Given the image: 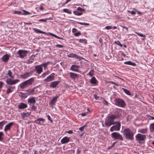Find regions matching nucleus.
Wrapping results in <instances>:
<instances>
[{
  "label": "nucleus",
  "mask_w": 154,
  "mask_h": 154,
  "mask_svg": "<svg viewBox=\"0 0 154 154\" xmlns=\"http://www.w3.org/2000/svg\"><path fill=\"white\" fill-rule=\"evenodd\" d=\"M121 116V114H119V112L117 113L115 115L114 114L108 115L106 118L105 125L109 127L112 125L116 124L114 120L119 118Z\"/></svg>",
  "instance_id": "f257e3e1"
},
{
  "label": "nucleus",
  "mask_w": 154,
  "mask_h": 154,
  "mask_svg": "<svg viewBox=\"0 0 154 154\" xmlns=\"http://www.w3.org/2000/svg\"><path fill=\"white\" fill-rule=\"evenodd\" d=\"M123 135L126 139L130 140L134 139V132L131 129L128 128L125 129L123 132Z\"/></svg>",
  "instance_id": "f03ea898"
},
{
  "label": "nucleus",
  "mask_w": 154,
  "mask_h": 154,
  "mask_svg": "<svg viewBox=\"0 0 154 154\" xmlns=\"http://www.w3.org/2000/svg\"><path fill=\"white\" fill-rule=\"evenodd\" d=\"M114 102L116 105L120 107L124 108L126 106V104L125 101L119 98L115 99Z\"/></svg>",
  "instance_id": "7ed1b4c3"
},
{
  "label": "nucleus",
  "mask_w": 154,
  "mask_h": 154,
  "mask_svg": "<svg viewBox=\"0 0 154 154\" xmlns=\"http://www.w3.org/2000/svg\"><path fill=\"white\" fill-rule=\"evenodd\" d=\"M116 125H113L110 129V131L111 132H112L114 131H119L120 130L121 127V123L119 121L116 122Z\"/></svg>",
  "instance_id": "20e7f679"
},
{
  "label": "nucleus",
  "mask_w": 154,
  "mask_h": 154,
  "mask_svg": "<svg viewBox=\"0 0 154 154\" xmlns=\"http://www.w3.org/2000/svg\"><path fill=\"white\" fill-rule=\"evenodd\" d=\"M111 137L115 140H123L122 136L119 133L114 132L111 134Z\"/></svg>",
  "instance_id": "39448f33"
},
{
  "label": "nucleus",
  "mask_w": 154,
  "mask_h": 154,
  "mask_svg": "<svg viewBox=\"0 0 154 154\" xmlns=\"http://www.w3.org/2000/svg\"><path fill=\"white\" fill-rule=\"evenodd\" d=\"M28 52L26 50H19L17 52V54H19L18 57L23 58L26 56Z\"/></svg>",
  "instance_id": "423d86ee"
},
{
  "label": "nucleus",
  "mask_w": 154,
  "mask_h": 154,
  "mask_svg": "<svg viewBox=\"0 0 154 154\" xmlns=\"http://www.w3.org/2000/svg\"><path fill=\"white\" fill-rule=\"evenodd\" d=\"M136 139L139 141L144 140L146 138V136L144 134H138L135 136Z\"/></svg>",
  "instance_id": "0eeeda50"
},
{
  "label": "nucleus",
  "mask_w": 154,
  "mask_h": 154,
  "mask_svg": "<svg viewBox=\"0 0 154 154\" xmlns=\"http://www.w3.org/2000/svg\"><path fill=\"white\" fill-rule=\"evenodd\" d=\"M19 81V80L18 79L12 80L10 79H8L6 80V82L8 85H12L16 84Z\"/></svg>",
  "instance_id": "6e6552de"
},
{
  "label": "nucleus",
  "mask_w": 154,
  "mask_h": 154,
  "mask_svg": "<svg viewBox=\"0 0 154 154\" xmlns=\"http://www.w3.org/2000/svg\"><path fill=\"white\" fill-rule=\"evenodd\" d=\"M33 70L35 71L38 74H40L43 72L42 67L41 64L35 66V69Z\"/></svg>",
  "instance_id": "1a4fd4ad"
},
{
  "label": "nucleus",
  "mask_w": 154,
  "mask_h": 154,
  "mask_svg": "<svg viewBox=\"0 0 154 154\" xmlns=\"http://www.w3.org/2000/svg\"><path fill=\"white\" fill-rule=\"evenodd\" d=\"M34 72V70H32L28 72L24 73V74L21 75V77L24 79H26L31 75Z\"/></svg>",
  "instance_id": "9d476101"
},
{
  "label": "nucleus",
  "mask_w": 154,
  "mask_h": 154,
  "mask_svg": "<svg viewBox=\"0 0 154 154\" xmlns=\"http://www.w3.org/2000/svg\"><path fill=\"white\" fill-rule=\"evenodd\" d=\"M55 75L54 73H52L45 79L44 81L45 82H50L53 80L54 79Z\"/></svg>",
  "instance_id": "9b49d317"
},
{
  "label": "nucleus",
  "mask_w": 154,
  "mask_h": 154,
  "mask_svg": "<svg viewBox=\"0 0 154 154\" xmlns=\"http://www.w3.org/2000/svg\"><path fill=\"white\" fill-rule=\"evenodd\" d=\"M69 74L70 75V78L73 80L77 79L79 77V75L77 73L72 72H70Z\"/></svg>",
  "instance_id": "f8f14e48"
},
{
  "label": "nucleus",
  "mask_w": 154,
  "mask_h": 154,
  "mask_svg": "<svg viewBox=\"0 0 154 154\" xmlns=\"http://www.w3.org/2000/svg\"><path fill=\"white\" fill-rule=\"evenodd\" d=\"M28 106L26 104L23 102H21L19 103L17 106V108L19 109H23L26 108Z\"/></svg>",
  "instance_id": "ddd939ff"
},
{
  "label": "nucleus",
  "mask_w": 154,
  "mask_h": 154,
  "mask_svg": "<svg viewBox=\"0 0 154 154\" xmlns=\"http://www.w3.org/2000/svg\"><path fill=\"white\" fill-rule=\"evenodd\" d=\"M60 82L59 81H55L51 82L50 83L49 86L51 88H55Z\"/></svg>",
  "instance_id": "4468645a"
},
{
  "label": "nucleus",
  "mask_w": 154,
  "mask_h": 154,
  "mask_svg": "<svg viewBox=\"0 0 154 154\" xmlns=\"http://www.w3.org/2000/svg\"><path fill=\"white\" fill-rule=\"evenodd\" d=\"M45 121V119L42 118H39L37 119L34 121V122L36 124L40 125H43L44 124H42L41 122H44Z\"/></svg>",
  "instance_id": "2eb2a0df"
},
{
  "label": "nucleus",
  "mask_w": 154,
  "mask_h": 154,
  "mask_svg": "<svg viewBox=\"0 0 154 154\" xmlns=\"http://www.w3.org/2000/svg\"><path fill=\"white\" fill-rule=\"evenodd\" d=\"M79 68V66L73 65L71 66L70 69L75 72H79V70L78 69Z\"/></svg>",
  "instance_id": "dca6fc26"
},
{
  "label": "nucleus",
  "mask_w": 154,
  "mask_h": 154,
  "mask_svg": "<svg viewBox=\"0 0 154 154\" xmlns=\"http://www.w3.org/2000/svg\"><path fill=\"white\" fill-rule=\"evenodd\" d=\"M70 140L69 137H64L61 140V142L62 144H65L68 143Z\"/></svg>",
  "instance_id": "f3484780"
},
{
  "label": "nucleus",
  "mask_w": 154,
  "mask_h": 154,
  "mask_svg": "<svg viewBox=\"0 0 154 154\" xmlns=\"http://www.w3.org/2000/svg\"><path fill=\"white\" fill-rule=\"evenodd\" d=\"M9 58V55L8 54H6L4 55L2 57L1 59L2 60L5 62H8Z\"/></svg>",
  "instance_id": "a211bd4d"
},
{
  "label": "nucleus",
  "mask_w": 154,
  "mask_h": 154,
  "mask_svg": "<svg viewBox=\"0 0 154 154\" xmlns=\"http://www.w3.org/2000/svg\"><path fill=\"white\" fill-rule=\"evenodd\" d=\"M36 102L35 97H32L28 99V103L29 105L34 104Z\"/></svg>",
  "instance_id": "6ab92c4d"
},
{
  "label": "nucleus",
  "mask_w": 154,
  "mask_h": 154,
  "mask_svg": "<svg viewBox=\"0 0 154 154\" xmlns=\"http://www.w3.org/2000/svg\"><path fill=\"white\" fill-rule=\"evenodd\" d=\"M31 113V112H23L21 113L20 115L22 116L23 119H25V118L29 116L30 115Z\"/></svg>",
  "instance_id": "aec40b11"
},
{
  "label": "nucleus",
  "mask_w": 154,
  "mask_h": 154,
  "mask_svg": "<svg viewBox=\"0 0 154 154\" xmlns=\"http://www.w3.org/2000/svg\"><path fill=\"white\" fill-rule=\"evenodd\" d=\"M13 122H11L6 125L4 128V131H6L10 129L11 126L13 125Z\"/></svg>",
  "instance_id": "412c9836"
},
{
  "label": "nucleus",
  "mask_w": 154,
  "mask_h": 154,
  "mask_svg": "<svg viewBox=\"0 0 154 154\" xmlns=\"http://www.w3.org/2000/svg\"><path fill=\"white\" fill-rule=\"evenodd\" d=\"M27 85H30L32 84L34 82V78H31L29 80L25 81Z\"/></svg>",
  "instance_id": "4be33fe9"
},
{
  "label": "nucleus",
  "mask_w": 154,
  "mask_h": 154,
  "mask_svg": "<svg viewBox=\"0 0 154 154\" xmlns=\"http://www.w3.org/2000/svg\"><path fill=\"white\" fill-rule=\"evenodd\" d=\"M35 88H34L32 89H28L26 90V91L27 92V94H28V95H33L34 94V90Z\"/></svg>",
  "instance_id": "5701e85b"
},
{
  "label": "nucleus",
  "mask_w": 154,
  "mask_h": 154,
  "mask_svg": "<svg viewBox=\"0 0 154 154\" xmlns=\"http://www.w3.org/2000/svg\"><path fill=\"white\" fill-rule=\"evenodd\" d=\"M91 83L93 84L96 85L97 83V81L95 77H93L90 80Z\"/></svg>",
  "instance_id": "b1692460"
},
{
  "label": "nucleus",
  "mask_w": 154,
  "mask_h": 154,
  "mask_svg": "<svg viewBox=\"0 0 154 154\" xmlns=\"http://www.w3.org/2000/svg\"><path fill=\"white\" fill-rule=\"evenodd\" d=\"M33 30H34V31L37 33H42V34H46V32H44L43 31H41V30L40 29H37L35 28H32Z\"/></svg>",
  "instance_id": "393cba45"
},
{
  "label": "nucleus",
  "mask_w": 154,
  "mask_h": 154,
  "mask_svg": "<svg viewBox=\"0 0 154 154\" xmlns=\"http://www.w3.org/2000/svg\"><path fill=\"white\" fill-rule=\"evenodd\" d=\"M58 97H59L58 96H56L55 97H54L51 100V103L52 105H54L55 104V103L57 102Z\"/></svg>",
  "instance_id": "a878e982"
},
{
  "label": "nucleus",
  "mask_w": 154,
  "mask_h": 154,
  "mask_svg": "<svg viewBox=\"0 0 154 154\" xmlns=\"http://www.w3.org/2000/svg\"><path fill=\"white\" fill-rule=\"evenodd\" d=\"M26 83L25 81L22 82L20 85V86L21 88L23 89L26 87L27 86Z\"/></svg>",
  "instance_id": "bb28decb"
},
{
  "label": "nucleus",
  "mask_w": 154,
  "mask_h": 154,
  "mask_svg": "<svg viewBox=\"0 0 154 154\" xmlns=\"http://www.w3.org/2000/svg\"><path fill=\"white\" fill-rule=\"evenodd\" d=\"M149 128L151 132H154V122L150 125Z\"/></svg>",
  "instance_id": "cd10ccee"
},
{
  "label": "nucleus",
  "mask_w": 154,
  "mask_h": 154,
  "mask_svg": "<svg viewBox=\"0 0 154 154\" xmlns=\"http://www.w3.org/2000/svg\"><path fill=\"white\" fill-rule=\"evenodd\" d=\"M124 63L126 64L131 65L133 66H136V64L135 63L132 62L130 61L125 62H124Z\"/></svg>",
  "instance_id": "c85d7f7f"
},
{
  "label": "nucleus",
  "mask_w": 154,
  "mask_h": 154,
  "mask_svg": "<svg viewBox=\"0 0 154 154\" xmlns=\"http://www.w3.org/2000/svg\"><path fill=\"white\" fill-rule=\"evenodd\" d=\"M20 93L21 94L20 97L23 99H25L28 96V94L27 93H23L21 92Z\"/></svg>",
  "instance_id": "c756f323"
},
{
  "label": "nucleus",
  "mask_w": 154,
  "mask_h": 154,
  "mask_svg": "<svg viewBox=\"0 0 154 154\" xmlns=\"http://www.w3.org/2000/svg\"><path fill=\"white\" fill-rule=\"evenodd\" d=\"M79 42L80 43L85 44H86L87 43L86 40L85 39H80L79 40Z\"/></svg>",
  "instance_id": "7c9ffc66"
},
{
  "label": "nucleus",
  "mask_w": 154,
  "mask_h": 154,
  "mask_svg": "<svg viewBox=\"0 0 154 154\" xmlns=\"http://www.w3.org/2000/svg\"><path fill=\"white\" fill-rule=\"evenodd\" d=\"M51 63V62L50 61H48L46 63H42L41 64V65L42 66H43L44 67V68L45 69L46 68L47 66L49 64H50Z\"/></svg>",
  "instance_id": "2f4dec72"
},
{
  "label": "nucleus",
  "mask_w": 154,
  "mask_h": 154,
  "mask_svg": "<svg viewBox=\"0 0 154 154\" xmlns=\"http://www.w3.org/2000/svg\"><path fill=\"white\" fill-rule=\"evenodd\" d=\"M49 33V34L50 35H51V36H54V37H55L58 39L64 40V39L63 38L59 37L54 34L51 33Z\"/></svg>",
  "instance_id": "473e14b6"
},
{
  "label": "nucleus",
  "mask_w": 154,
  "mask_h": 154,
  "mask_svg": "<svg viewBox=\"0 0 154 154\" xmlns=\"http://www.w3.org/2000/svg\"><path fill=\"white\" fill-rule=\"evenodd\" d=\"M138 131L140 133L145 134L147 132V129L146 128L140 129L138 130Z\"/></svg>",
  "instance_id": "72a5a7b5"
},
{
  "label": "nucleus",
  "mask_w": 154,
  "mask_h": 154,
  "mask_svg": "<svg viewBox=\"0 0 154 154\" xmlns=\"http://www.w3.org/2000/svg\"><path fill=\"white\" fill-rule=\"evenodd\" d=\"M52 17H50V18H46L45 19H41L39 20V22H46L47 20H52Z\"/></svg>",
  "instance_id": "f704fd0d"
},
{
  "label": "nucleus",
  "mask_w": 154,
  "mask_h": 154,
  "mask_svg": "<svg viewBox=\"0 0 154 154\" xmlns=\"http://www.w3.org/2000/svg\"><path fill=\"white\" fill-rule=\"evenodd\" d=\"M12 73L11 72V70H8V71L7 75L9 76L11 78H14V76L13 75H12Z\"/></svg>",
  "instance_id": "c9c22d12"
},
{
  "label": "nucleus",
  "mask_w": 154,
  "mask_h": 154,
  "mask_svg": "<svg viewBox=\"0 0 154 154\" xmlns=\"http://www.w3.org/2000/svg\"><path fill=\"white\" fill-rule=\"evenodd\" d=\"M135 33L137 34L138 35L141 37H144V38H143L142 39L143 40H145V35H143L142 33H140L138 32H135Z\"/></svg>",
  "instance_id": "e433bc0d"
},
{
  "label": "nucleus",
  "mask_w": 154,
  "mask_h": 154,
  "mask_svg": "<svg viewBox=\"0 0 154 154\" xmlns=\"http://www.w3.org/2000/svg\"><path fill=\"white\" fill-rule=\"evenodd\" d=\"M49 73V71H47L43 73L42 75V76L43 78H45L47 75H48Z\"/></svg>",
  "instance_id": "4c0bfd02"
},
{
  "label": "nucleus",
  "mask_w": 154,
  "mask_h": 154,
  "mask_svg": "<svg viewBox=\"0 0 154 154\" xmlns=\"http://www.w3.org/2000/svg\"><path fill=\"white\" fill-rule=\"evenodd\" d=\"M73 13L76 15L80 16L82 15L83 13L82 12H79L78 11H73Z\"/></svg>",
  "instance_id": "58836bf2"
},
{
  "label": "nucleus",
  "mask_w": 154,
  "mask_h": 154,
  "mask_svg": "<svg viewBox=\"0 0 154 154\" xmlns=\"http://www.w3.org/2000/svg\"><path fill=\"white\" fill-rule=\"evenodd\" d=\"M122 89L123 90L125 93H126L128 95H131L130 92L128 90L124 88H122Z\"/></svg>",
  "instance_id": "ea45409f"
},
{
  "label": "nucleus",
  "mask_w": 154,
  "mask_h": 154,
  "mask_svg": "<svg viewBox=\"0 0 154 154\" xmlns=\"http://www.w3.org/2000/svg\"><path fill=\"white\" fill-rule=\"evenodd\" d=\"M63 11L65 12L66 13L69 14H71L72 12L71 11L67 9H63Z\"/></svg>",
  "instance_id": "a19ab883"
},
{
  "label": "nucleus",
  "mask_w": 154,
  "mask_h": 154,
  "mask_svg": "<svg viewBox=\"0 0 154 154\" xmlns=\"http://www.w3.org/2000/svg\"><path fill=\"white\" fill-rule=\"evenodd\" d=\"M23 13H22V15H26L30 14H31L29 12H28V11H26L25 10H23Z\"/></svg>",
  "instance_id": "79ce46f5"
},
{
  "label": "nucleus",
  "mask_w": 154,
  "mask_h": 154,
  "mask_svg": "<svg viewBox=\"0 0 154 154\" xmlns=\"http://www.w3.org/2000/svg\"><path fill=\"white\" fill-rule=\"evenodd\" d=\"M114 43L118 45H119L120 47H122L123 46V44H122L119 41H115Z\"/></svg>",
  "instance_id": "37998d69"
},
{
  "label": "nucleus",
  "mask_w": 154,
  "mask_h": 154,
  "mask_svg": "<svg viewBox=\"0 0 154 154\" xmlns=\"http://www.w3.org/2000/svg\"><path fill=\"white\" fill-rule=\"evenodd\" d=\"M4 134L2 132H0V141H2L3 140V138L2 136H3Z\"/></svg>",
  "instance_id": "c03bdc74"
},
{
  "label": "nucleus",
  "mask_w": 154,
  "mask_h": 154,
  "mask_svg": "<svg viewBox=\"0 0 154 154\" xmlns=\"http://www.w3.org/2000/svg\"><path fill=\"white\" fill-rule=\"evenodd\" d=\"M75 54H74L73 53L70 54H69L68 55V56L69 57H75Z\"/></svg>",
  "instance_id": "a18cd8bd"
},
{
  "label": "nucleus",
  "mask_w": 154,
  "mask_h": 154,
  "mask_svg": "<svg viewBox=\"0 0 154 154\" xmlns=\"http://www.w3.org/2000/svg\"><path fill=\"white\" fill-rule=\"evenodd\" d=\"M94 70L93 69L91 70L88 73V74L91 76H92L94 75L93 72Z\"/></svg>",
  "instance_id": "49530a36"
},
{
  "label": "nucleus",
  "mask_w": 154,
  "mask_h": 154,
  "mask_svg": "<svg viewBox=\"0 0 154 154\" xmlns=\"http://www.w3.org/2000/svg\"><path fill=\"white\" fill-rule=\"evenodd\" d=\"M5 121H2L0 122V128L2 129L3 125L5 124Z\"/></svg>",
  "instance_id": "de8ad7c7"
},
{
  "label": "nucleus",
  "mask_w": 154,
  "mask_h": 154,
  "mask_svg": "<svg viewBox=\"0 0 154 154\" xmlns=\"http://www.w3.org/2000/svg\"><path fill=\"white\" fill-rule=\"evenodd\" d=\"M77 23L80 24L81 25H85V26H89V23H83L80 22H77Z\"/></svg>",
  "instance_id": "09e8293b"
},
{
  "label": "nucleus",
  "mask_w": 154,
  "mask_h": 154,
  "mask_svg": "<svg viewBox=\"0 0 154 154\" xmlns=\"http://www.w3.org/2000/svg\"><path fill=\"white\" fill-rule=\"evenodd\" d=\"M12 91L10 88H8L7 89V91H6V93L7 94H8L10 93H11V92H12Z\"/></svg>",
  "instance_id": "8fccbe9b"
},
{
  "label": "nucleus",
  "mask_w": 154,
  "mask_h": 154,
  "mask_svg": "<svg viewBox=\"0 0 154 154\" xmlns=\"http://www.w3.org/2000/svg\"><path fill=\"white\" fill-rule=\"evenodd\" d=\"M74 35L75 36H78L81 35V33L80 32H79L74 33Z\"/></svg>",
  "instance_id": "3c124183"
},
{
  "label": "nucleus",
  "mask_w": 154,
  "mask_h": 154,
  "mask_svg": "<svg viewBox=\"0 0 154 154\" xmlns=\"http://www.w3.org/2000/svg\"><path fill=\"white\" fill-rule=\"evenodd\" d=\"M14 13L15 14H22V13L20 11H14Z\"/></svg>",
  "instance_id": "603ef678"
},
{
  "label": "nucleus",
  "mask_w": 154,
  "mask_h": 154,
  "mask_svg": "<svg viewBox=\"0 0 154 154\" xmlns=\"http://www.w3.org/2000/svg\"><path fill=\"white\" fill-rule=\"evenodd\" d=\"M32 110H34V111H35L36 110V109H37V107L36 106H35L34 104H33L32 106Z\"/></svg>",
  "instance_id": "864d4df0"
},
{
  "label": "nucleus",
  "mask_w": 154,
  "mask_h": 154,
  "mask_svg": "<svg viewBox=\"0 0 154 154\" xmlns=\"http://www.w3.org/2000/svg\"><path fill=\"white\" fill-rule=\"evenodd\" d=\"M55 46L56 47H58L59 48H63V45H59V44L56 45H55Z\"/></svg>",
  "instance_id": "5fc2aeb1"
},
{
  "label": "nucleus",
  "mask_w": 154,
  "mask_h": 154,
  "mask_svg": "<svg viewBox=\"0 0 154 154\" xmlns=\"http://www.w3.org/2000/svg\"><path fill=\"white\" fill-rule=\"evenodd\" d=\"M77 10L78 11H84V9L80 7L78 8Z\"/></svg>",
  "instance_id": "6e6d98bb"
},
{
  "label": "nucleus",
  "mask_w": 154,
  "mask_h": 154,
  "mask_svg": "<svg viewBox=\"0 0 154 154\" xmlns=\"http://www.w3.org/2000/svg\"><path fill=\"white\" fill-rule=\"evenodd\" d=\"M105 29H110L112 28V27L110 26H107L105 27Z\"/></svg>",
  "instance_id": "4d7b16f0"
},
{
  "label": "nucleus",
  "mask_w": 154,
  "mask_h": 154,
  "mask_svg": "<svg viewBox=\"0 0 154 154\" xmlns=\"http://www.w3.org/2000/svg\"><path fill=\"white\" fill-rule=\"evenodd\" d=\"M66 133H68L69 134H71L73 133V131L72 130H69V131H66L65 132Z\"/></svg>",
  "instance_id": "13d9d810"
},
{
  "label": "nucleus",
  "mask_w": 154,
  "mask_h": 154,
  "mask_svg": "<svg viewBox=\"0 0 154 154\" xmlns=\"http://www.w3.org/2000/svg\"><path fill=\"white\" fill-rule=\"evenodd\" d=\"M47 117H48V119L49 120H50L51 122H53V120H51L50 116L49 115H48L47 116Z\"/></svg>",
  "instance_id": "bf43d9fd"
},
{
  "label": "nucleus",
  "mask_w": 154,
  "mask_h": 154,
  "mask_svg": "<svg viewBox=\"0 0 154 154\" xmlns=\"http://www.w3.org/2000/svg\"><path fill=\"white\" fill-rule=\"evenodd\" d=\"M78 31V30L76 28H73L72 29V32L73 33H75Z\"/></svg>",
  "instance_id": "052dcab7"
},
{
  "label": "nucleus",
  "mask_w": 154,
  "mask_h": 154,
  "mask_svg": "<svg viewBox=\"0 0 154 154\" xmlns=\"http://www.w3.org/2000/svg\"><path fill=\"white\" fill-rule=\"evenodd\" d=\"M3 83L2 82H0V88H2L3 86Z\"/></svg>",
  "instance_id": "680f3d73"
},
{
  "label": "nucleus",
  "mask_w": 154,
  "mask_h": 154,
  "mask_svg": "<svg viewBox=\"0 0 154 154\" xmlns=\"http://www.w3.org/2000/svg\"><path fill=\"white\" fill-rule=\"evenodd\" d=\"M88 113L87 112H85L82 113L81 115L82 116H84L87 115Z\"/></svg>",
  "instance_id": "e2e57ef3"
},
{
  "label": "nucleus",
  "mask_w": 154,
  "mask_h": 154,
  "mask_svg": "<svg viewBox=\"0 0 154 154\" xmlns=\"http://www.w3.org/2000/svg\"><path fill=\"white\" fill-rule=\"evenodd\" d=\"M99 42L101 44V45H102L103 44V40L101 38H100L99 39Z\"/></svg>",
  "instance_id": "0e129e2a"
},
{
  "label": "nucleus",
  "mask_w": 154,
  "mask_h": 154,
  "mask_svg": "<svg viewBox=\"0 0 154 154\" xmlns=\"http://www.w3.org/2000/svg\"><path fill=\"white\" fill-rule=\"evenodd\" d=\"M109 83H111L112 84H115V85L117 86H118V85L116 83H115V82H112V81H110L109 82Z\"/></svg>",
  "instance_id": "69168bd1"
},
{
  "label": "nucleus",
  "mask_w": 154,
  "mask_h": 154,
  "mask_svg": "<svg viewBox=\"0 0 154 154\" xmlns=\"http://www.w3.org/2000/svg\"><path fill=\"white\" fill-rule=\"evenodd\" d=\"M88 123V122H87L84 125H83L82 126L84 128H85V127H87V125Z\"/></svg>",
  "instance_id": "338daca9"
},
{
  "label": "nucleus",
  "mask_w": 154,
  "mask_h": 154,
  "mask_svg": "<svg viewBox=\"0 0 154 154\" xmlns=\"http://www.w3.org/2000/svg\"><path fill=\"white\" fill-rule=\"evenodd\" d=\"M136 12L135 11H131V14L132 15H134L136 14Z\"/></svg>",
  "instance_id": "774afa93"
}]
</instances>
